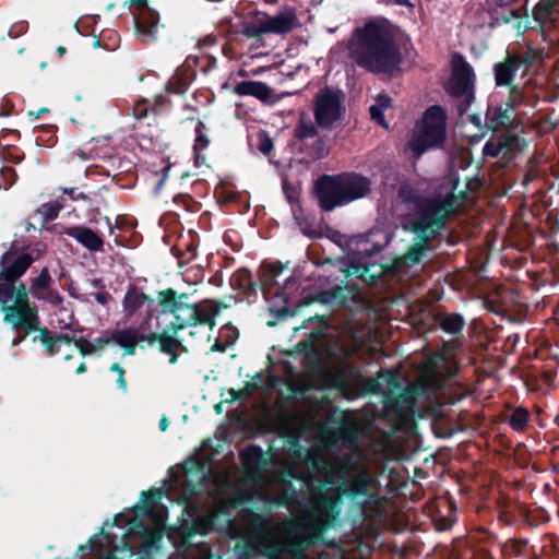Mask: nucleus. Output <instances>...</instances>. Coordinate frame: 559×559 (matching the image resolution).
I'll list each match as a JSON object with an SVG mask.
<instances>
[{
    "label": "nucleus",
    "mask_w": 559,
    "mask_h": 559,
    "mask_svg": "<svg viewBox=\"0 0 559 559\" xmlns=\"http://www.w3.org/2000/svg\"><path fill=\"white\" fill-rule=\"evenodd\" d=\"M190 83V73L185 68H178L168 81L167 88L171 93L181 94Z\"/></svg>",
    "instance_id": "nucleus-34"
},
{
    "label": "nucleus",
    "mask_w": 559,
    "mask_h": 559,
    "mask_svg": "<svg viewBox=\"0 0 559 559\" xmlns=\"http://www.w3.org/2000/svg\"><path fill=\"white\" fill-rule=\"evenodd\" d=\"M258 147L265 155L270 154L273 148V142L265 131L258 133Z\"/></svg>",
    "instance_id": "nucleus-51"
},
{
    "label": "nucleus",
    "mask_w": 559,
    "mask_h": 559,
    "mask_svg": "<svg viewBox=\"0 0 559 559\" xmlns=\"http://www.w3.org/2000/svg\"><path fill=\"white\" fill-rule=\"evenodd\" d=\"M51 277L47 270H43L34 280L31 293L35 298L43 299L51 305H60L62 297L51 288Z\"/></svg>",
    "instance_id": "nucleus-19"
},
{
    "label": "nucleus",
    "mask_w": 559,
    "mask_h": 559,
    "mask_svg": "<svg viewBox=\"0 0 559 559\" xmlns=\"http://www.w3.org/2000/svg\"><path fill=\"white\" fill-rule=\"evenodd\" d=\"M136 3L142 10L136 16L138 28L139 31L153 36L158 24V15L156 12L146 8L145 0H138Z\"/></svg>",
    "instance_id": "nucleus-27"
},
{
    "label": "nucleus",
    "mask_w": 559,
    "mask_h": 559,
    "mask_svg": "<svg viewBox=\"0 0 559 559\" xmlns=\"http://www.w3.org/2000/svg\"><path fill=\"white\" fill-rule=\"evenodd\" d=\"M219 512L217 510H212L206 515L198 516L193 522V532L199 534H207L214 527V523L218 518Z\"/></svg>",
    "instance_id": "nucleus-37"
},
{
    "label": "nucleus",
    "mask_w": 559,
    "mask_h": 559,
    "mask_svg": "<svg viewBox=\"0 0 559 559\" xmlns=\"http://www.w3.org/2000/svg\"><path fill=\"white\" fill-rule=\"evenodd\" d=\"M159 302L163 313L174 317L170 324L175 330L195 324H205L212 329L221 311L219 305L214 301L190 305L186 295L177 296L171 289L159 294Z\"/></svg>",
    "instance_id": "nucleus-6"
},
{
    "label": "nucleus",
    "mask_w": 559,
    "mask_h": 559,
    "mask_svg": "<svg viewBox=\"0 0 559 559\" xmlns=\"http://www.w3.org/2000/svg\"><path fill=\"white\" fill-rule=\"evenodd\" d=\"M282 191L283 193L285 194L286 199L288 200V202L290 203V206H292V212L295 216L296 219H298V213L301 212V206H300V203L297 199H295V197L292 194V192L289 191L287 185L285 181H282Z\"/></svg>",
    "instance_id": "nucleus-50"
},
{
    "label": "nucleus",
    "mask_w": 559,
    "mask_h": 559,
    "mask_svg": "<svg viewBox=\"0 0 559 559\" xmlns=\"http://www.w3.org/2000/svg\"><path fill=\"white\" fill-rule=\"evenodd\" d=\"M158 343L160 350L170 356L169 362L175 364L177 361L176 350L179 346L178 341L169 335L162 334L158 337Z\"/></svg>",
    "instance_id": "nucleus-40"
},
{
    "label": "nucleus",
    "mask_w": 559,
    "mask_h": 559,
    "mask_svg": "<svg viewBox=\"0 0 559 559\" xmlns=\"http://www.w3.org/2000/svg\"><path fill=\"white\" fill-rule=\"evenodd\" d=\"M234 537L247 540L248 545L259 550L267 559H280V537L270 524L259 515H250L242 526L227 520Z\"/></svg>",
    "instance_id": "nucleus-10"
},
{
    "label": "nucleus",
    "mask_w": 559,
    "mask_h": 559,
    "mask_svg": "<svg viewBox=\"0 0 559 559\" xmlns=\"http://www.w3.org/2000/svg\"><path fill=\"white\" fill-rule=\"evenodd\" d=\"M326 238H329L332 242H334L335 245L340 246L341 248H343L345 245H346V236L343 235L341 231L336 230V229H333V228H328V231H326Z\"/></svg>",
    "instance_id": "nucleus-55"
},
{
    "label": "nucleus",
    "mask_w": 559,
    "mask_h": 559,
    "mask_svg": "<svg viewBox=\"0 0 559 559\" xmlns=\"http://www.w3.org/2000/svg\"><path fill=\"white\" fill-rule=\"evenodd\" d=\"M112 340L121 347L129 349V353L132 354L139 337L138 332L134 329H127L116 331L112 335Z\"/></svg>",
    "instance_id": "nucleus-36"
},
{
    "label": "nucleus",
    "mask_w": 559,
    "mask_h": 559,
    "mask_svg": "<svg viewBox=\"0 0 559 559\" xmlns=\"http://www.w3.org/2000/svg\"><path fill=\"white\" fill-rule=\"evenodd\" d=\"M497 140L501 150V155L510 159L515 153H520L526 146L524 139L514 133V130H506L501 132Z\"/></svg>",
    "instance_id": "nucleus-22"
},
{
    "label": "nucleus",
    "mask_w": 559,
    "mask_h": 559,
    "mask_svg": "<svg viewBox=\"0 0 559 559\" xmlns=\"http://www.w3.org/2000/svg\"><path fill=\"white\" fill-rule=\"evenodd\" d=\"M318 439L322 448L326 450L336 448L338 443L349 450L333 462V468L331 469L341 474L344 479L366 467L361 462L364 451L359 443L358 429L355 424L342 420L337 428L323 426L318 431Z\"/></svg>",
    "instance_id": "nucleus-5"
},
{
    "label": "nucleus",
    "mask_w": 559,
    "mask_h": 559,
    "mask_svg": "<svg viewBox=\"0 0 559 559\" xmlns=\"http://www.w3.org/2000/svg\"><path fill=\"white\" fill-rule=\"evenodd\" d=\"M204 128H205V126L202 121H199L195 127L197 136H195L193 148L195 151L197 157L200 156V153L202 151H204L209 146V143H210L207 136L203 132Z\"/></svg>",
    "instance_id": "nucleus-42"
},
{
    "label": "nucleus",
    "mask_w": 559,
    "mask_h": 559,
    "mask_svg": "<svg viewBox=\"0 0 559 559\" xmlns=\"http://www.w3.org/2000/svg\"><path fill=\"white\" fill-rule=\"evenodd\" d=\"M519 504H522V503L518 502L512 508H509V507L501 508L498 513V522L506 526H514L519 523H522V518L518 513Z\"/></svg>",
    "instance_id": "nucleus-39"
},
{
    "label": "nucleus",
    "mask_w": 559,
    "mask_h": 559,
    "mask_svg": "<svg viewBox=\"0 0 559 559\" xmlns=\"http://www.w3.org/2000/svg\"><path fill=\"white\" fill-rule=\"evenodd\" d=\"M478 540L480 543H484L487 545H499L500 546V544H501L498 536L487 528H480L478 531Z\"/></svg>",
    "instance_id": "nucleus-52"
},
{
    "label": "nucleus",
    "mask_w": 559,
    "mask_h": 559,
    "mask_svg": "<svg viewBox=\"0 0 559 559\" xmlns=\"http://www.w3.org/2000/svg\"><path fill=\"white\" fill-rule=\"evenodd\" d=\"M519 67L514 61L510 51L507 52V57L503 61L497 62L493 66V75L496 86H516L513 84Z\"/></svg>",
    "instance_id": "nucleus-20"
},
{
    "label": "nucleus",
    "mask_w": 559,
    "mask_h": 559,
    "mask_svg": "<svg viewBox=\"0 0 559 559\" xmlns=\"http://www.w3.org/2000/svg\"><path fill=\"white\" fill-rule=\"evenodd\" d=\"M317 133V128L312 122L305 123L304 121H301L295 129V134L299 140L314 138Z\"/></svg>",
    "instance_id": "nucleus-44"
},
{
    "label": "nucleus",
    "mask_w": 559,
    "mask_h": 559,
    "mask_svg": "<svg viewBox=\"0 0 559 559\" xmlns=\"http://www.w3.org/2000/svg\"><path fill=\"white\" fill-rule=\"evenodd\" d=\"M287 401V397H285L283 394H282V415H281V418H282V439L286 436V432H287V413L285 411V403Z\"/></svg>",
    "instance_id": "nucleus-59"
},
{
    "label": "nucleus",
    "mask_w": 559,
    "mask_h": 559,
    "mask_svg": "<svg viewBox=\"0 0 559 559\" xmlns=\"http://www.w3.org/2000/svg\"><path fill=\"white\" fill-rule=\"evenodd\" d=\"M527 102L528 96L524 88L520 85H516L509 87L508 98L502 105L508 107V109H511V111L516 112V109L520 106L527 104Z\"/></svg>",
    "instance_id": "nucleus-35"
},
{
    "label": "nucleus",
    "mask_w": 559,
    "mask_h": 559,
    "mask_svg": "<svg viewBox=\"0 0 559 559\" xmlns=\"http://www.w3.org/2000/svg\"><path fill=\"white\" fill-rule=\"evenodd\" d=\"M559 0H540L533 8V19L536 27H544V25L551 21L552 15L559 13Z\"/></svg>",
    "instance_id": "nucleus-25"
},
{
    "label": "nucleus",
    "mask_w": 559,
    "mask_h": 559,
    "mask_svg": "<svg viewBox=\"0 0 559 559\" xmlns=\"http://www.w3.org/2000/svg\"><path fill=\"white\" fill-rule=\"evenodd\" d=\"M166 521V512L158 510L157 514L153 518V531L151 534V544L158 542L162 537V531Z\"/></svg>",
    "instance_id": "nucleus-43"
},
{
    "label": "nucleus",
    "mask_w": 559,
    "mask_h": 559,
    "mask_svg": "<svg viewBox=\"0 0 559 559\" xmlns=\"http://www.w3.org/2000/svg\"><path fill=\"white\" fill-rule=\"evenodd\" d=\"M399 198L404 203L413 205L404 224H418L423 222V217L424 223L449 221L457 206V199L453 192L444 197H427L417 194L409 187H401Z\"/></svg>",
    "instance_id": "nucleus-7"
},
{
    "label": "nucleus",
    "mask_w": 559,
    "mask_h": 559,
    "mask_svg": "<svg viewBox=\"0 0 559 559\" xmlns=\"http://www.w3.org/2000/svg\"><path fill=\"white\" fill-rule=\"evenodd\" d=\"M26 28H27L26 23H24V22L17 23L11 27V29L9 31V35L11 37L15 38V37L20 36L21 34L25 33Z\"/></svg>",
    "instance_id": "nucleus-60"
},
{
    "label": "nucleus",
    "mask_w": 559,
    "mask_h": 559,
    "mask_svg": "<svg viewBox=\"0 0 559 559\" xmlns=\"http://www.w3.org/2000/svg\"><path fill=\"white\" fill-rule=\"evenodd\" d=\"M376 481L373 474L362 467L354 475H349L335 487V495L319 492L309 511L312 518V527L317 533H324L334 526L336 519L341 513L343 497H347L352 502L365 509L374 498L372 485Z\"/></svg>",
    "instance_id": "nucleus-3"
},
{
    "label": "nucleus",
    "mask_w": 559,
    "mask_h": 559,
    "mask_svg": "<svg viewBox=\"0 0 559 559\" xmlns=\"http://www.w3.org/2000/svg\"><path fill=\"white\" fill-rule=\"evenodd\" d=\"M404 266H407V263L404 262V260H402V257H397L393 260V262L390 265H385L384 270L392 274H397Z\"/></svg>",
    "instance_id": "nucleus-57"
},
{
    "label": "nucleus",
    "mask_w": 559,
    "mask_h": 559,
    "mask_svg": "<svg viewBox=\"0 0 559 559\" xmlns=\"http://www.w3.org/2000/svg\"><path fill=\"white\" fill-rule=\"evenodd\" d=\"M284 454V450L282 449V455ZM304 465L307 466L308 473H294L290 472L289 463L282 457V507H289L292 503L296 502L298 495L296 491H293L292 493L288 492V489L286 488L285 484V477L290 475L297 479L300 480H308L310 477V474L318 473L322 474L323 472H329L333 468V461L326 459L323 454L311 451L309 456L304 462Z\"/></svg>",
    "instance_id": "nucleus-13"
},
{
    "label": "nucleus",
    "mask_w": 559,
    "mask_h": 559,
    "mask_svg": "<svg viewBox=\"0 0 559 559\" xmlns=\"http://www.w3.org/2000/svg\"><path fill=\"white\" fill-rule=\"evenodd\" d=\"M486 120L489 129L496 132L499 129L514 130L516 112L511 111L508 107L502 104L493 106L489 105L486 111Z\"/></svg>",
    "instance_id": "nucleus-18"
},
{
    "label": "nucleus",
    "mask_w": 559,
    "mask_h": 559,
    "mask_svg": "<svg viewBox=\"0 0 559 559\" xmlns=\"http://www.w3.org/2000/svg\"><path fill=\"white\" fill-rule=\"evenodd\" d=\"M329 153V150L326 147V142L322 138H318L313 141V144L311 145L310 156L313 159H321L325 157Z\"/></svg>",
    "instance_id": "nucleus-45"
},
{
    "label": "nucleus",
    "mask_w": 559,
    "mask_h": 559,
    "mask_svg": "<svg viewBox=\"0 0 559 559\" xmlns=\"http://www.w3.org/2000/svg\"><path fill=\"white\" fill-rule=\"evenodd\" d=\"M483 155L485 157H491V158H497L498 156L501 155V150L499 147V142L496 139H490L488 140L484 147H483Z\"/></svg>",
    "instance_id": "nucleus-48"
},
{
    "label": "nucleus",
    "mask_w": 559,
    "mask_h": 559,
    "mask_svg": "<svg viewBox=\"0 0 559 559\" xmlns=\"http://www.w3.org/2000/svg\"><path fill=\"white\" fill-rule=\"evenodd\" d=\"M299 26L296 12L292 8L282 9V35Z\"/></svg>",
    "instance_id": "nucleus-41"
},
{
    "label": "nucleus",
    "mask_w": 559,
    "mask_h": 559,
    "mask_svg": "<svg viewBox=\"0 0 559 559\" xmlns=\"http://www.w3.org/2000/svg\"><path fill=\"white\" fill-rule=\"evenodd\" d=\"M40 338H41V342L43 344L46 346L48 353L50 355H53L57 353V349H56V344L60 341H66V342H69V338L67 336H61V337H58V338H53L52 336H50L47 332H44L41 335H40Z\"/></svg>",
    "instance_id": "nucleus-49"
},
{
    "label": "nucleus",
    "mask_w": 559,
    "mask_h": 559,
    "mask_svg": "<svg viewBox=\"0 0 559 559\" xmlns=\"http://www.w3.org/2000/svg\"><path fill=\"white\" fill-rule=\"evenodd\" d=\"M528 539L511 537L500 544V551L503 559L524 557L528 552Z\"/></svg>",
    "instance_id": "nucleus-26"
},
{
    "label": "nucleus",
    "mask_w": 559,
    "mask_h": 559,
    "mask_svg": "<svg viewBox=\"0 0 559 559\" xmlns=\"http://www.w3.org/2000/svg\"><path fill=\"white\" fill-rule=\"evenodd\" d=\"M67 234L88 250L98 251L103 248L102 237L90 228L74 226L69 228Z\"/></svg>",
    "instance_id": "nucleus-24"
},
{
    "label": "nucleus",
    "mask_w": 559,
    "mask_h": 559,
    "mask_svg": "<svg viewBox=\"0 0 559 559\" xmlns=\"http://www.w3.org/2000/svg\"><path fill=\"white\" fill-rule=\"evenodd\" d=\"M445 91L453 97L463 98L459 105L460 114H464L475 99L474 71L462 57L460 63L454 64L452 80Z\"/></svg>",
    "instance_id": "nucleus-15"
},
{
    "label": "nucleus",
    "mask_w": 559,
    "mask_h": 559,
    "mask_svg": "<svg viewBox=\"0 0 559 559\" xmlns=\"http://www.w3.org/2000/svg\"><path fill=\"white\" fill-rule=\"evenodd\" d=\"M350 57L356 64L374 74L397 70L402 53L388 20L369 21L355 29Z\"/></svg>",
    "instance_id": "nucleus-1"
},
{
    "label": "nucleus",
    "mask_w": 559,
    "mask_h": 559,
    "mask_svg": "<svg viewBox=\"0 0 559 559\" xmlns=\"http://www.w3.org/2000/svg\"><path fill=\"white\" fill-rule=\"evenodd\" d=\"M278 267L273 263H263L259 269V286L266 304L270 319L266 324L275 326L280 320V283L277 281Z\"/></svg>",
    "instance_id": "nucleus-14"
},
{
    "label": "nucleus",
    "mask_w": 559,
    "mask_h": 559,
    "mask_svg": "<svg viewBox=\"0 0 559 559\" xmlns=\"http://www.w3.org/2000/svg\"><path fill=\"white\" fill-rule=\"evenodd\" d=\"M448 221L418 224H403V229L415 235L414 243L402 255L407 266H414L421 262L426 252L432 250L431 241L442 234Z\"/></svg>",
    "instance_id": "nucleus-11"
},
{
    "label": "nucleus",
    "mask_w": 559,
    "mask_h": 559,
    "mask_svg": "<svg viewBox=\"0 0 559 559\" xmlns=\"http://www.w3.org/2000/svg\"><path fill=\"white\" fill-rule=\"evenodd\" d=\"M369 385L371 392L383 394V404L389 412L394 413L400 418L414 415L417 388L415 385L403 388L394 371L380 370L379 380L371 379Z\"/></svg>",
    "instance_id": "nucleus-8"
},
{
    "label": "nucleus",
    "mask_w": 559,
    "mask_h": 559,
    "mask_svg": "<svg viewBox=\"0 0 559 559\" xmlns=\"http://www.w3.org/2000/svg\"><path fill=\"white\" fill-rule=\"evenodd\" d=\"M110 370L117 374L118 388L123 392H127V381L124 379L126 371L119 364H114Z\"/></svg>",
    "instance_id": "nucleus-54"
},
{
    "label": "nucleus",
    "mask_w": 559,
    "mask_h": 559,
    "mask_svg": "<svg viewBox=\"0 0 559 559\" xmlns=\"http://www.w3.org/2000/svg\"><path fill=\"white\" fill-rule=\"evenodd\" d=\"M532 420L531 412L524 406H516L511 409L507 418L508 425L515 432H523Z\"/></svg>",
    "instance_id": "nucleus-28"
},
{
    "label": "nucleus",
    "mask_w": 559,
    "mask_h": 559,
    "mask_svg": "<svg viewBox=\"0 0 559 559\" xmlns=\"http://www.w3.org/2000/svg\"><path fill=\"white\" fill-rule=\"evenodd\" d=\"M513 0H495L496 4L500 7V9H496L492 12V20L496 24H510L512 23L513 27L521 32L522 26V15L520 9H512L508 5Z\"/></svg>",
    "instance_id": "nucleus-21"
},
{
    "label": "nucleus",
    "mask_w": 559,
    "mask_h": 559,
    "mask_svg": "<svg viewBox=\"0 0 559 559\" xmlns=\"http://www.w3.org/2000/svg\"><path fill=\"white\" fill-rule=\"evenodd\" d=\"M314 197L323 212H332L371 192V180L356 171L321 175L314 182Z\"/></svg>",
    "instance_id": "nucleus-4"
},
{
    "label": "nucleus",
    "mask_w": 559,
    "mask_h": 559,
    "mask_svg": "<svg viewBox=\"0 0 559 559\" xmlns=\"http://www.w3.org/2000/svg\"><path fill=\"white\" fill-rule=\"evenodd\" d=\"M369 111L372 120H374L377 123L381 126H386L382 106L372 105L370 106Z\"/></svg>",
    "instance_id": "nucleus-56"
},
{
    "label": "nucleus",
    "mask_w": 559,
    "mask_h": 559,
    "mask_svg": "<svg viewBox=\"0 0 559 559\" xmlns=\"http://www.w3.org/2000/svg\"><path fill=\"white\" fill-rule=\"evenodd\" d=\"M324 479L321 481V484L316 488V490L313 491L312 496H311V500H310V504L308 507V510H307V515H306V519L309 520V511L313 504V500L316 498V496L319 493V492H325L326 495H330V491H334L335 492V480L336 479H340L343 481V477L341 474L338 473H334L333 471H329V472H323L321 474Z\"/></svg>",
    "instance_id": "nucleus-32"
},
{
    "label": "nucleus",
    "mask_w": 559,
    "mask_h": 559,
    "mask_svg": "<svg viewBox=\"0 0 559 559\" xmlns=\"http://www.w3.org/2000/svg\"><path fill=\"white\" fill-rule=\"evenodd\" d=\"M344 93L328 85L321 87L313 97V115L318 127L330 130L344 114Z\"/></svg>",
    "instance_id": "nucleus-12"
},
{
    "label": "nucleus",
    "mask_w": 559,
    "mask_h": 559,
    "mask_svg": "<svg viewBox=\"0 0 559 559\" xmlns=\"http://www.w3.org/2000/svg\"><path fill=\"white\" fill-rule=\"evenodd\" d=\"M33 259L27 253L15 255L7 252L1 259L0 273V307L4 312V321L14 329L33 330L37 324L36 309L28 304V295L23 284L17 287L14 282L31 266Z\"/></svg>",
    "instance_id": "nucleus-2"
},
{
    "label": "nucleus",
    "mask_w": 559,
    "mask_h": 559,
    "mask_svg": "<svg viewBox=\"0 0 559 559\" xmlns=\"http://www.w3.org/2000/svg\"><path fill=\"white\" fill-rule=\"evenodd\" d=\"M112 338L110 337H107V336H102V337H98V338H95L92 341V343H95V346L97 347V350H100L102 348H104L106 345H108L110 343Z\"/></svg>",
    "instance_id": "nucleus-64"
},
{
    "label": "nucleus",
    "mask_w": 559,
    "mask_h": 559,
    "mask_svg": "<svg viewBox=\"0 0 559 559\" xmlns=\"http://www.w3.org/2000/svg\"><path fill=\"white\" fill-rule=\"evenodd\" d=\"M312 518L309 515V520L305 519L304 522L299 523L295 527L296 539L293 544H287L282 538V556L292 554V559H309L310 557L306 554L307 548L317 544L323 533H317L312 527ZM284 559V557H282Z\"/></svg>",
    "instance_id": "nucleus-16"
},
{
    "label": "nucleus",
    "mask_w": 559,
    "mask_h": 559,
    "mask_svg": "<svg viewBox=\"0 0 559 559\" xmlns=\"http://www.w3.org/2000/svg\"><path fill=\"white\" fill-rule=\"evenodd\" d=\"M61 205L55 203H45L43 204L38 212L45 216L46 219H53L57 217Z\"/></svg>",
    "instance_id": "nucleus-53"
},
{
    "label": "nucleus",
    "mask_w": 559,
    "mask_h": 559,
    "mask_svg": "<svg viewBox=\"0 0 559 559\" xmlns=\"http://www.w3.org/2000/svg\"><path fill=\"white\" fill-rule=\"evenodd\" d=\"M404 266H407V263L404 262V260H402V257H397L393 260V262L390 265H385L384 270L392 274H397Z\"/></svg>",
    "instance_id": "nucleus-58"
},
{
    "label": "nucleus",
    "mask_w": 559,
    "mask_h": 559,
    "mask_svg": "<svg viewBox=\"0 0 559 559\" xmlns=\"http://www.w3.org/2000/svg\"><path fill=\"white\" fill-rule=\"evenodd\" d=\"M313 320H319L320 325L317 329L311 330L310 333L308 334L309 340L312 342L318 341L323 336V331L328 325V320L325 317H320L316 314L308 319L309 322H312Z\"/></svg>",
    "instance_id": "nucleus-46"
},
{
    "label": "nucleus",
    "mask_w": 559,
    "mask_h": 559,
    "mask_svg": "<svg viewBox=\"0 0 559 559\" xmlns=\"http://www.w3.org/2000/svg\"><path fill=\"white\" fill-rule=\"evenodd\" d=\"M249 455L259 456L260 455V451L257 450L255 448H252L249 451L243 452L242 455H241L242 460H243V463L247 466L249 473L252 474L253 473V466H250L248 464V462H247V459H248Z\"/></svg>",
    "instance_id": "nucleus-62"
},
{
    "label": "nucleus",
    "mask_w": 559,
    "mask_h": 559,
    "mask_svg": "<svg viewBox=\"0 0 559 559\" xmlns=\"http://www.w3.org/2000/svg\"><path fill=\"white\" fill-rule=\"evenodd\" d=\"M146 300V296L136 289H130L124 296L123 307L129 313L135 312L143 306Z\"/></svg>",
    "instance_id": "nucleus-38"
},
{
    "label": "nucleus",
    "mask_w": 559,
    "mask_h": 559,
    "mask_svg": "<svg viewBox=\"0 0 559 559\" xmlns=\"http://www.w3.org/2000/svg\"><path fill=\"white\" fill-rule=\"evenodd\" d=\"M435 321L443 332L453 336L462 335L465 325L463 316L456 312H438Z\"/></svg>",
    "instance_id": "nucleus-23"
},
{
    "label": "nucleus",
    "mask_w": 559,
    "mask_h": 559,
    "mask_svg": "<svg viewBox=\"0 0 559 559\" xmlns=\"http://www.w3.org/2000/svg\"><path fill=\"white\" fill-rule=\"evenodd\" d=\"M518 513L522 518V523L535 527L548 521V513L544 509L532 510L526 504L518 506Z\"/></svg>",
    "instance_id": "nucleus-29"
},
{
    "label": "nucleus",
    "mask_w": 559,
    "mask_h": 559,
    "mask_svg": "<svg viewBox=\"0 0 559 559\" xmlns=\"http://www.w3.org/2000/svg\"><path fill=\"white\" fill-rule=\"evenodd\" d=\"M354 267V273L358 275V277L360 278H366V275L368 274V271H369V267L368 265H364V264H356V265H353Z\"/></svg>",
    "instance_id": "nucleus-63"
},
{
    "label": "nucleus",
    "mask_w": 559,
    "mask_h": 559,
    "mask_svg": "<svg viewBox=\"0 0 559 559\" xmlns=\"http://www.w3.org/2000/svg\"><path fill=\"white\" fill-rule=\"evenodd\" d=\"M293 457L297 463L304 464L306 459L311 453L312 449L299 444L298 441H294L292 444Z\"/></svg>",
    "instance_id": "nucleus-47"
},
{
    "label": "nucleus",
    "mask_w": 559,
    "mask_h": 559,
    "mask_svg": "<svg viewBox=\"0 0 559 559\" xmlns=\"http://www.w3.org/2000/svg\"><path fill=\"white\" fill-rule=\"evenodd\" d=\"M273 354L267 355V367L265 370V374H258L251 382L247 383L246 386L236 392L235 390H230L229 393L233 399H243L249 396L254 388L265 386V388H275L277 384L276 370L278 366V359L276 357V349L273 346L271 348Z\"/></svg>",
    "instance_id": "nucleus-17"
},
{
    "label": "nucleus",
    "mask_w": 559,
    "mask_h": 559,
    "mask_svg": "<svg viewBox=\"0 0 559 559\" xmlns=\"http://www.w3.org/2000/svg\"><path fill=\"white\" fill-rule=\"evenodd\" d=\"M317 299L322 304L332 306H344L347 302L345 288L341 286H335L332 289L320 292Z\"/></svg>",
    "instance_id": "nucleus-33"
},
{
    "label": "nucleus",
    "mask_w": 559,
    "mask_h": 559,
    "mask_svg": "<svg viewBox=\"0 0 559 559\" xmlns=\"http://www.w3.org/2000/svg\"><path fill=\"white\" fill-rule=\"evenodd\" d=\"M80 348L83 355H88L97 352V347L95 346V343H92V341H82L80 344Z\"/></svg>",
    "instance_id": "nucleus-61"
},
{
    "label": "nucleus",
    "mask_w": 559,
    "mask_h": 559,
    "mask_svg": "<svg viewBox=\"0 0 559 559\" xmlns=\"http://www.w3.org/2000/svg\"><path fill=\"white\" fill-rule=\"evenodd\" d=\"M447 139V111L439 105L428 107L419 129L409 140V148L415 156H421L429 148L441 147Z\"/></svg>",
    "instance_id": "nucleus-9"
},
{
    "label": "nucleus",
    "mask_w": 559,
    "mask_h": 559,
    "mask_svg": "<svg viewBox=\"0 0 559 559\" xmlns=\"http://www.w3.org/2000/svg\"><path fill=\"white\" fill-rule=\"evenodd\" d=\"M235 93L238 95H252L262 100H265L270 97L269 87L261 82H240L235 86Z\"/></svg>",
    "instance_id": "nucleus-30"
},
{
    "label": "nucleus",
    "mask_w": 559,
    "mask_h": 559,
    "mask_svg": "<svg viewBox=\"0 0 559 559\" xmlns=\"http://www.w3.org/2000/svg\"><path fill=\"white\" fill-rule=\"evenodd\" d=\"M511 55L519 69H523V75H526L530 69L543 59L542 52L533 48H527L523 52H511Z\"/></svg>",
    "instance_id": "nucleus-31"
}]
</instances>
